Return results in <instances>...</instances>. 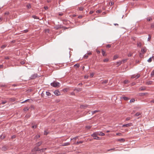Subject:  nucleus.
Segmentation results:
<instances>
[{
  "label": "nucleus",
  "instance_id": "f257e3e1",
  "mask_svg": "<svg viewBox=\"0 0 154 154\" xmlns=\"http://www.w3.org/2000/svg\"><path fill=\"white\" fill-rule=\"evenodd\" d=\"M98 135L97 132H95L93 133L91 135L92 137H94V139L99 140L100 139V138L99 137L97 136V135Z\"/></svg>",
  "mask_w": 154,
  "mask_h": 154
},
{
  "label": "nucleus",
  "instance_id": "f03ea898",
  "mask_svg": "<svg viewBox=\"0 0 154 154\" xmlns=\"http://www.w3.org/2000/svg\"><path fill=\"white\" fill-rule=\"evenodd\" d=\"M60 84L58 82H53L51 83V86L54 87H60Z\"/></svg>",
  "mask_w": 154,
  "mask_h": 154
},
{
  "label": "nucleus",
  "instance_id": "7ed1b4c3",
  "mask_svg": "<svg viewBox=\"0 0 154 154\" xmlns=\"http://www.w3.org/2000/svg\"><path fill=\"white\" fill-rule=\"evenodd\" d=\"M140 76V75L139 74H137L136 75H132L131 78L132 79L135 78L137 79Z\"/></svg>",
  "mask_w": 154,
  "mask_h": 154
},
{
  "label": "nucleus",
  "instance_id": "20e7f679",
  "mask_svg": "<svg viewBox=\"0 0 154 154\" xmlns=\"http://www.w3.org/2000/svg\"><path fill=\"white\" fill-rule=\"evenodd\" d=\"M133 125L132 123H129L127 124L123 125L122 126V127H128L129 126H132Z\"/></svg>",
  "mask_w": 154,
  "mask_h": 154
},
{
  "label": "nucleus",
  "instance_id": "39448f33",
  "mask_svg": "<svg viewBox=\"0 0 154 154\" xmlns=\"http://www.w3.org/2000/svg\"><path fill=\"white\" fill-rule=\"evenodd\" d=\"M37 74H35L31 75V77H30V78L31 79H35L36 77H37Z\"/></svg>",
  "mask_w": 154,
  "mask_h": 154
},
{
  "label": "nucleus",
  "instance_id": "423d86ee",
  "mask_svg": "<svg viewBox=\"0 0 154 154\" xmlns=\"http://www.w3.org/2000/svg\"><path fill=\"white\" fill-rule=\"evenodd\" d=\"M38 146H36L35 148L32 149V151H39L40 152L41 149H39L38 147Z\"/></svg>",
  "mask_w": 154,
  "mask_h": 154
},
{
  "label": "nucleus",
  "instance_id": "0eeeda50",
  "mask_svg": "<svg viewBox=\"0 0 154 154\" xmlns=\"http://www.w3.org/2000/svg\"><path fill=\"white\" fill-rule=\"evenodd\" d=\"M54 93L57 96H59L60 95V92L58 90L55 91H54Z\"/></svg>",
  "mask_w": 154,
  "mask_h": 154
},
{
  "label": "nucleus",
  "instance_id": "6e6552de",
  "mask_svg": "<svg viewBox=\"0 0 154 154\" xmlns=\"http://www.w3.org/2000/svg\"><path fill=\"white\" fill-rule=\"evenodd\" d=\"M1 149L2 151H5L7 149V147L6 146H4Z\"/></svg>",
  "mask_w": 154,
  "mask_h": 154
},
{
  "label": "nucleus",
  "instance_id": "1a4fd4ad",
  "mask_svg": "<svg viewBox=\"0 0 154 154\" xmlns=\"http://www.w3.org/2000/svg\"><path fill=\"white\" fill-rule=\"evenodd\" d=\"M146 89V87L145 86H143L139 88V91H142L145 90Z\"/></svg>",
  "mask_w": 154,
  "mask_h": 154
},
{
  "label": "nucleus",
  "instance_id": "9d476101",
  "mask_svg": "<svg viewBox=\"0 0 154 154\" xmlns=\"http://www.w3.org/2000/svg\"><path fill=\"white\" fill-rule=\"evenodd\" d=\"M88 107V105H81L80 106V107L82 109H85V108L87 107Z\"/></svg>",
  "mask_w": 154,
  "mask_h": 154
},
{
  "label": "nucleus",
  "instance_id": "9b49d317",
  "mask_svg": "<svg viewBox=\"0 0 154 154\" xmlns=\"http://www.w3.org/2000/svg\"><path fill=\"white\" fill-rule=\"evenodd\" d=\"M146 48H142L141 49V52L143 54H144V53H145L146 52Z\"/></svg>",
  "mask_w": 154,
  "mask_h": 154
},
{
  "label": "nucleus",
  "instance_id": "f8f14e48",
  "mask_svg": "<svg viewBox=\"0 0 154 154\" xmlns=\"http://www.w3.org/2000/svg\"><path fill=\"white\" fill-rule=\"evenodd\" d=\"M121 99H123L125 100H127L129 99V98L128 97H121Z\"/></svg>",
  "mask_w": 154,
  "mask_h": 154
},
{
  "label": "nucleus",
  "instance_id": "ddd939ff",
  "mask_svg": "<svg viewBox=\"0 0 154 154\" xmlns=\"http://www.w3.org/2000/svg\"><path fill=\"white\" fill-rule=\"evenodd\" d=\"M82 90V89L81 88H75L74 90V91H76L77 92L81 91Z\"/></svg>",
  "mask_w": 154,
  "mask_h": 154
},
{
  "label": "nucleus",
  "instance_id": "4468645a",
  "mask_svg": "<svg viewBox=\"0 0 154 154\" xmlns=\"http://www.w3.org/2000/svg\"><path fill=\"white\" fill-rule=\"evenodd\" d=\"M152 83V81H149L146 82V84L147 85H151Z\"/></svg>",
  "mask_w": 154,
  "mask_h": 154
},
{
  "label": "nucleus",
  "instance_id": "2eb2a0df",
  "mask_svg": "<svg viewBox=\"0 0 154 154\" xmlns=\"http://www.w3.org/2000/svg\"><path fill=\"white\" fill-rule=\"evenodd\" d=\"M42 142H39L36 144V146H39L42 144Z\"/></svg>",
  "mask_w": 154,
  "mask_h": 154
},
{
  "label": "nucleus",
  "instance_id": "dca6fc26",
  "mask_svg": "<svg viewBox=\"0 0 154 154\" xmlns=\"http://www.w3.org/2000/svg\"><path fill=\"white\" fill-rule=\"evenodd\" d=\"M117 141L119 142H124L125 141V140L123 138H121L118 139Z\"/></svg>",
  "mask_w": 154,
  "mask_h": 154
},
{
  "label": "nucleus",
  "instance_id": "f3484780",
  "mask_svg": "<svg viewBox=\"0 0 154 154\" xmlns=\"http://www.w3.org/2000/svg\"><path fill=\"white\" fill-rule=\"evenodd\" d=\"M97 134L98 135L101 136H103L105 135V134L104 133H103L102 132H100L99 133L97 132Z\"/></svg>",
  "mask_w": 154,
  "mask_h": 154
},
{
  "label": "nucleus",
  "instance_id": "a211bd4d",
  "mask_svg": "<svg viewBox=\"0 0 154 154\" xmlns=\"http://www.w3.org/2000/svg\"><path fill=\"white\" fill-rule=\"evenodd\" d=\"M46 95L48 97H50L51 96V94L49 91H46Z\"/></svg>",
  "mask_w": 154,
  "mask_h": 154
},
{
  "label": "nucleus",
  "instance_id": "6ab92c4d",
  "mask_svg": "<svg viewBox=\"0 0 154 154\" xmlns=\"http://www.w3.org/2000/svg\"><path fill=\"white\" fill-rule=\"evenodd\" d=\"M122 63V62L121 61L117 62L116 65L117 66H118L121 65V64Z\"/></svg>",
  "mask_w": 154,
  "mask_h": 154
},
{
  "label": "nucleus",
  "instance_id": "aec40b11",
  "mask_svg": "<svg viewBox=\"0 0 154 154\" xmlns=\"http://www.w3.org/2000/svg\"><path fill=\"white\" fill-rule=\"evenodd\" d=\"M61 28V27L60 25L56 26L54 27V28L56 29H58Z\"/></svg>",
  "mask_w": 154,
  "mask_h": 154
},
{
  "label": "nucleus",
  "instance_id": "412c9836",
  "mask_svg": "<svg viewBox=\"0 0 154 154\" xmlns=\"http://www.w3.org/2000/svg\"><path fill=\"white\" fill-rule=\"evenodd\" d=\"M102 53L103 56H106V54H105V52L103 50H102Z\"/></svg>",
  "mask_w": 154,
  "mask_h": 154
},
{
  "label": "nucleus",
  "instance_id": "4be33fe9",
  "mask_svg": "<svg viewBox=\"0 0 154 154\" xmlns=\"http://www.w3.org/2000/svg\"><path fill=\"white\" fill-rule=\"evenodd\" d=\"M108 82V80H105L103 81L102 82V84H106Z\"/></svg>",
  "mask_w": 154,
  "mask_h": 154
},
{
  "label": "nucleus",
  "instance_id": "5701e85b",
  "mask_svg": "<svg viewBox=\"0 0 154 154\" xmlns=\"http://www.w3.org/2000/svg\"><path fill=\"white\" fill-rule=\"evenodd\" d=\"M26 7L28 9H29L31 8V5L29 4H28L26 5Z\"/></svg>",
  "mask_w": 154,
  "mask_h": 154
},
{
  "label": "nucleus",
  "instance_id": "b1692460",
  "mask_svg": "<svg viewBox=\"0 0 154 154\" xmlns=\"http://www.w3.org/2000/svg\"><path fill=\"white\" fill-rule=\"evenodd\" d=\"M99 112V110H94V111H91V113H92V114H93L95 113H96V112Z\"/></svg>",
  "mask_w": 154,
  "mask_h": 154
},
{
  "label": "nucleus",
  "instance_id": "393cba45",
  "mask_svg": "<svg viewBox=\"0 0 154 154\" xmlns=\"http://www.w3.org/2000/svg\"><path fill=\"white\" fill-rule=\"evenodd\" d=\"M69 142L64 143L63 145V146H66L69 145Z\"/></svg>",
  "mask_w": 154,
  "mask_h": 154
},
{
  "label": "nucleus",
  "instance_id": "a878e982",
  "mask_svg": "<svg viewBox=\"0 0 154 154\" xmlns=\"http://www.w3.org/2000/svg\"><path fill=\"white\" fill-rule=\"evenodd\" d=\"M46 149H47L46 148L42 149H41V150H40V152H43L45 151Z\"/></svg>",
  "mask_w": 154,
  "mask_h": 154
},
{
  "label": "nucleus",
  "instance_id": "bb28decb",
  "mask_svg": "<svg viewBox=\"0 0 154 154\" xmlns=\"http://www.w3.org/2000/svg\"><path fill=\"white\" fill-rule=\"evenodd\" d=\"M83 141H80L79 142H77L76 143H75L76 144L78 145L79 144L82 143H83Z\"/></svg>",
  "mask_w": 154,
  "mask_h": 154
},
{
  "label": "nucleus",
  "instance_id": "cd10ccee",
  "mask_svg": "<svg viewBox=\"0 0 154 154\" xmlns=\"http://www.w3.org/2000/svg\"><path fill=\"white\" fill-rule=\"evenodd\" d=\"M118 57V56L117 55H116L114 56L113 60H116Z\"/></svg>",
  "mask_w": 154,
  "mask_h": 154
},
{
  "label": "nucleus",
  "instance_id": "c85d7f7f",
  "mask_svg": "<svg viewBox=\"0 0 154 154\" xmlns=\"http://www.w3.org/2000/svg\"><path fill=\"white\" fill-rule=\"evenodd\" d=\"M109 60V59L108 58H106L104 59L103 60V61L104 62H107Z\"/></svg>",
  "mask_w": 154,
  "mask_h": 154
},
{
  "label": "nucleus",
  "instance_id": "c756f323",
  "mask_svg": "<svg viewBox=\"0 0 154 154\" xmlns=\"http://www.w3.org/2000/svg\"><path fill=\"white\" fill-rule=\"evenodd\" d=\"M127 60V59H123L122 61H121V62H122V63H124Z\"/></svg>",
  "mask_w": 154,
  "mask_h": 154
},
{
  "label": "nucleus",
  "instance_id": "7c9ffc66",
  "mask_svg": "<svg viewBox=\"0 0 154 154\" xmlns=\"http://www.w3.org/2000/svg\"><path fill=\"white\" fill-rule=\"evenodd\" d=\"M151 76H154V69L152 70L151 73Z\"/></svg>",
  "mask_w": 154,
  "mask_h": 154
},
{
  "label": "nucleus",
  "instance_id": "2f4dec72",
  "mask_svg": "<svg viewBox=\"0 0 154 154\" xmlns=\"http://www.w3.org/2000/svg\"><path fill=\"white\" fill-rule=\"evenodd\" d=\"M140 114V112H137L135 114L134 116H139Z\"/></svg>",
  "mask_w": 154,
  "mask_h": 154
},
{
  "label": "nucleus",
  "instance_id": "473e14b6",
  "mask_svg": "<svg viewBox=\"0 0 154 154\" xmlns=\"http://www.w3.org/2000/svg\"><path fill=\"white\" fill-rule=\"evenodd\" d=\"M84 9V8L82 7H79V10L80 11H82Z\"/></svg>",
  "mask_w": 154,
  "mask_h": 154
},
{
  "label": "nucleus",
  "instance_id": "72a5a7b5",
  "mask_svg": "<svg viewBox=\"0 0 154 154\" xmlns=\"http://www.w3.org/2000/svg\"><path fill=\"white\" fill-rule=\"evenodd\" d=\"M148 36H149V37L148 38V41H149L150 40V39L151 38V36L150 35H149Z\"/></svg>",
  "mask_w": 154,
  "mask_h": 154
},
{
  "label": "nucleus",
  "instance_id": "f704fd0d",
  "mask_svg": "<svg viewBox=\"0 0 154 154\" xmlns=\"http://www.w3.org/2000/svg\"><path fill=\"white\" fill-rule=\"evenodd\" d=\"M49 30L48 29H46L45 30V33H49Z\"/></svg>",
  "mask_w": 154,
  "mask_h": 154
},
{
  "label": "nucleus",
  "instance_id": "c9c22d12",
  "mask_svg": "<svg viewBox=\"0 0 154 154\" xmlns=\"http://www.w3.org/2000/svg\"><path fill=\"white\" fill-rule=\"evenodd\" d=\"M29 154H36V152H35V151H32V149L31 152Z\"/></svg>",
  "mask_w": 154,
  "mask_h": 154
},
{
  "label": "nucleus",
  "instance_id": "e433bc0d",
  "mask_svg": "<svg viewBox=\"0 0 154 154\" xmlns=\"http://www.w3.org/2000/svg\"><path fill=\"white\" fill-rule=\"evenodd\" d=\"M152 57H150L149 59L147 60V61L149 63L151 62L152 61Z\"/></svg>",
  "mask_w": 154,
  "mask_h": 154
},
{
  "label": "nucleus",
  "instance_id": "4c0bfd02",
  "mask_svg": "<svg viewBox=\"0 0 154 154\" xmlns=\"http://www.w3.org/2000/svg\"><path fill=\"white\" fill-rule=\"evenodd\" d=\"M79 65L78 64H76L74 65L75 67H76L77 68H79Z\"/></svg>",
  "mask_w": 154,
  "mask_h": 154
},
{
  "label": "nucleus",
  "instance_id": "58836bf2",
  "mask_svg": "<svg viewBox=\"0 0 154 154\" xmlns=\"http://www.w3.org/2000/svg\"><path fill=\"white\" fill-rule=\"evenodd\" d=\"M124 84H127L129 83V81H128L127 80H125L124 81Z\"/></svg>",
  "mask_w": 154,
  "mask_h": 154
},
{
  "label": "nucleus",
  "instance_id": "ea45409f",
  "mask_svg": "<svg viewBox=\"0 0 154 154\" xmlns=\"http://www.w3.org/2000/svg\"><path fill=\"white\" fill-rule=\"evenodd\" d=\"M135 101V100L134 99H131L130 100V102L131 103L132 102H133Z\"/></svg>",
  "mask_w": 154,
  "mask_h": 154
},
{
  "label": "nucleus",
  "instance_id": "a19ab883",
  "mask_svg": "<svg viewBox=\"0 0 154 154\" xmlns=\"http://www.w3.org/2000/svg\"><path fill=\"white\" fill-rule=\"evenodd\" d=\"M6 46L7 45H3L1 46V48L2 49H4L6 47Z\"/></svg>",
  "mask_w": 154,
  "mask_h": 154
},
{
  "label": "nucleus",
  "instance_id": "79ce46f5",
  "mask_svg": "<svg viewBox=\"0 0 154 154\" xmlns=\"http://www.w3.org/2000/svg\"><path fill=\"white\" fill-rule=\"evenodd\" d=\"M32 17L34 19H38V17L37 16H36L35 15H33L32 16Z\"/></svg>",
  "mask_w": 154,
  "mask_h": 154
},
{
  "label": "nucleus",
  "instance_id": "37998d69",
  "mask_svg": "<svg viewBox=\"0 0 154 154\" xmlns=\"http://www.w3.org/2000/svg\"><path fill=\"white\" fill-rule=\"evenodd\" d=\"M3 136V135H2L0 136V137L2 139H3L5 138V136H4L3 137H2Z\"/></svg>",
  "mask_w": 154,
  "mask_h": 154
},
{
  "label": "nucleus",
  "instance_id": "c03bdc74",
  "mask_svg": "<svg viewBox=\"0 0 154 154\" xmlns=\"http://www.w3.org/2000/svg\"><path fill=\"white\" fill-rule=\"evenodd\" d=\"M88 57V56L86 55H85L84 56V57L85 59H87Z\"/></svg>",
  "mask_w": 154,
  "mask_h": 154
},
{
  "label": "nucleus",
  "instance_id": "a18cd8bd",
  "mask_svg": "<svg viewBox=\"0 0 154 154\" xmlns=\"http://www.w3.org/2000/svg\"><path fill=\"white\" fill-rule=\"evenodd\" d=\"M23 110L25 111H28L29 110V108L28 107H26Z\"/></svg>",
  "mask_w": 154,
  "mask_h": 154
},
{
  "label": "nucleus",
  "instance_id": "49530a36",
  "mask_svg": "<svg viewBox=\"0 0 154 154\" xmlns=\"http://www.w3.org/2000/svg\"><path fill=\"white\" fill-rule=\"evenodd\" d=\"M152 20V18L151 17H149L147 18V20L148 21H150Z\"/></svg>",
  "mask_w": 154,
  "mask_h": 154
},
{
  "label": "nucleus",
  "instance_id": "de8ad7c7",
  "mask_svg": "<svg viewBox=\"0 0 154 154\" xmlns=\"http://www.w3.org/2000/svg\"><path fill=\"white\" fill-rule=\"evenodd\" d=\"M137 46L139 47H141V44L140 43H138L137 44Z\"/></svg>",
  "mask_w": 154,
  "mask_h": 154
},
{
  "label": "nucleus",
  "instance_id": "09e8293b",
  "mask_svg": "<svg viewBox=\"0 0 154 154\" xmlns=\"http://www.w3.org/2000/svg\"><path fill=\"white\" fill-rule=\"evenodd\" d=\"M94 75V73H91L90 76L91 78H92L93 76Z\"/></svg>",
  "mask_w": 154,
  "mask_h": 154
},
{
  "label": "nucleus",
  "instance_id": "8fccbe9b",
  "mask_svg": "<svg viewBox=\"0 0 154 154\" xmlns=\"http://www.w3.org/2000/svg\"><path fill=\"white\" fill-rule=\"evenodd\" d=\"M32 127L33 128H35L37 127V125H33L32 126Z\"/></svg>",
  "mask_w": 154,
  "mask_h": 154
},
{
  "label": "nucleus",
  "instance_id": "3c124183",
  "mask_svg": "<svg viewBox=\"0 0 154 154\" xmlns=\"http://www.w3.org/2000/svg\"><path fill=\"white\" fill-rule=\"evenodd\" d=\"M101 12V10H98L96 11V12L98 13H100Z\"/></svg>",
  "mask_w": 154,
  "mask_h": 154
},
{
  "label": "nucleus",
  "instance_id": "603ef678",
  "mask_svg": "<svg viewBox=\"0 0 154 154\" xmlns=\"http://www.w3.org/2000/svg\"><path fill=\"white\" fill-rule=\"evenodd\" d=\"M111 45L109 44H108L106 46V47L108 48H109L111 47Z\"/></svg>",
  "mask_w": 154,
  "mask_h": 154
},
{
  "label": "nucleus",
  "instance_id": "864d4df0",
  "mask_svg": "<svg viewBox=\"0 0 154 154\" xmlns=\"http://www.w3.org/2000/svg\"><path fill=\"white\" fill-rule=\"evenodd\" d=\"M131 118L130 117H127L126 119V121H128L129 120H130Z\"/></svg>",
  "mask_w": 154,
  "mask_h": 154
},
{
  "label": "nucleus",
  "instance_id": "5fc2aeb1",
  "mask_svg": "<svg viewBox=\"0 0 154 154\" xmlns=\"http://www.w3.org/2000/svg\"><path fill=\"white\" fill-rule=\"evenodd\" d=\"M116 135H118V136H121V135H122V134L121 133H117L116 134Z\"/></svg>",
  "mask_w": 154,
  "mask_h": 154
},
{
  "label": "nucleus",
  "instance_id": "6e6d98bb",
  "mask_svg": "<svg viewBox=\"0 0 154 154\" xmlns=\"http://www.w3.org/2000/svg\"><path fill=\"white\" fill-rule=\"evenodd\" d=\"M29 100V99H27V100H25L24 101H23V102H22L21 103H25V102H27V101H28Z\"/></svg>",
  "mask_w": 154,
  "mask_h": 154
},
{
  "label": "nucleus",
  "instance_id": "4d7b16f0",
  "mask_svg": "<svg viewBox=\"0 0 154 154\" xmlns=\"http://www.w3.org/2000/svg\"><path fill=\"white\" fill-rule=\"evenodd\" d=\"M30 108H31L32 109H34V107L33 106L31 105L30 107Z\"/></svg>",
  "mask_w": 154,
  "mask_h": 154
},
{
  "label": "nucleus",
  "instance_id": "13d9d810",
  "mask_svg": "<svg viewBox=\"0 0 154 154\" xmlns=\"http://www.w3.org/2000/svg\"><path fill=\"white\" fill-rule=\"evenodd\" d=\"M77 137H74L73 139H71V140H75L76 139V138H77Z\"/></svg>",
  "mask_w": 154,
  "mask_h": 154
},
{
  "label": "nucleus",
  "instance_id": "bf43d9fd",
  "mask_svg": "<svg viewBox=\"0 0 154 154\" xmlns=\"http://www.w3.org/2000/svg\"><path fill=\"white\" fill-rule=\"evenodd\" d=\"M6 102H7L6 101H2V104H5L6 103Z\"/></svg>",
  "mask_w": 154,
  "mask_h": 154
},
{
  "label": "nucleus",
  "instance_id": "052dcab7",
  "mask_svg": "<svg viewBox=\"0 0 154 154\" xmlns=\"http://www.w3.org/2000/svg\"><path fill=\"white\" fill-rule=\"evenodd\" d=\"M44 8L45 10H47L48 9V7L47 6H45Z\"/></svg>",
  "mask_w": 154,
  "mask_h": 154
},
{
  "label": "nucleus",
  "instance_id": "680f3d73",
  "mask_svg": "<svg viewBox=\"0 0 154 154\" xmlns=\"http://www.w3.org/2000/svg\"><path fill=\"white\" fill-rule=\"evenodd\" d=\"M151 28H153L154 27V25L153 24H151Z\"/></svg>",
  "mask_w": 154,
  "mask_h": 154
},
{
  "label": "nucleus",
  "instance_id": "e2e57ef3",
  "mask_svg": "<svg viewBox=\"0 0 154 154\" xmlns=\"http://www.w3.org/2000/svg\"><path fill=\"white\" fill-rule=\"evenodd\" d=\"M82 16H81V15L79 16L78 17V18H79V19L82 18Z\"/></svg>",
  "mask_w": 154,
  "mask_h": 154
},
{
  "label": "nucleus",
  "instance_id": "0e129e2a",
  "mask_svg": "<svg viewBox=\"0 0 154 154\" xmlns=\"http://www.w3.org/2000/svg\"><path fill=\"white\" fill-rule=\"evenodd\" d=\"M132 54L131 53H129L128 54V57H130L131 56Z\"/></svg>",
  "mask_w": 154,
  "mask_h": 154
},
{
  "label": "nucleus",
  "instance_id": "69168bd1",
  "mask_svg": "<svg viewBox=\"0 0 154 154\" xmlns=\"http://www.w3.org/2000/svg\"><path fill=\"white\" fill-rule=\"evenodd\" d=\"M35 137L37 139H38L40 137V136L39 135H36V136Z\"/></svg>",
  "mask_w": 154,
  "mask_h": 154
},
{
  "label": "nucleus",
  "instance_id": "338daca9",
  "mask_svg": "<svg viewBox=\"0 0 154 154\" xmlns=\"http://www.w3.org/2000/svg\"><path fill=\"white\" fill-rule=\"evenodd\" d=\"M20 63L21 64H24L25 62L23 61H22Z\"/></svg>",
  "mask_w": 154,
  "mask_h": 154
},
{
  "label": "nucleus",
  "instance_id": "774afa93",
  "mask_svg": "<svg viewBox=\"0 0 154 154\" xmlns=\"http://www.w3.org/2000/svg\"><path fill=\"white\" fill-rule=\"evenodd\" d=\"M24 32L25 33L27 32H28V30L27 29H25L24 30Z\"/></svg>",
  "mask_w": 154,
  "mask_h": 154
}]
</instances>
